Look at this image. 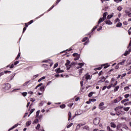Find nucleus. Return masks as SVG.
I'll use <instances>...</instances> for the list:
<instances>
[{
	"mask_svg": "<svg viewBox=\"0 0 131 131\" xmlns=\"http://www.w3.org/2000/svg\"><path fill=\"white\" fill-rule=\"evenodd\" d=\"M107 15H108V12H104L103 14V17L100 18L98 21V25L95 26L94 27V28L92 30V32H94V31H95L97 28H98V27L99 26V25L101 23V22H104V20H106L107 18Z\"/></svg>",
	"mask_w": 131,
	"mask_h": 131,
	"instance_id": "obj_1",
	"label": "nucleus"
},
{
	"mask_svg": "<svg viewBox=\"0 0 131 131\" xmlns=\"http://www.w3.org/2000/svg\"><path fill=\"white\" fill-rule=\"evenodd\" d=\"M110 67V64H108V63H105V64H102L101 65V67H99L97 68L94 69L95 71H97V70H101L102 68H104V69H106L108 68V67Z\"/></svg>",
	"mask_w": 131,
	"mask_h": 131,
	"instance_id": "obj_2",
	"label": "nucleus"
},
{
	"mask_svg": "<svg viewBox=\"0 0 131 131\" xmlns=\"http://www.w3.org/2000/svg\"><path fill=\"white\" fill-rule=\"evenodd\" d=\"M122 107L121 106H118L115 108V111H116V114L118 115V116H119L120 114L122 113V111H121Z\"/></svg>",
	"mask_w": 131,
	"mask_h": 131,
	"instance_id": "obj_3",
	"label": "nucleus"
},
{
	"mask_svg": "<svg viewBox=\"0 0 131 131\" xmlns=\"http://www.w3.org/2000/svg\"><path fill=\"white\" fill-rule=\"evenodd\" d=\"M60 2H61V0H57L56 3L54 4L51 7H50L48 10H47V12H50V11H51V10H53V8H54V7H56V6L57 5H58L59 4V3H60Z\"/></svg>",
	"mask_w": 131,
	"mask_h": 131,
	"instance_id": "obj_4",
	"label": "nucleus"
},
{
	"mask_svg": "<svg viewBox=\"0 0 131 131\" xmlns=\"http://www.w3.org/2000/svg\"><path fill=\"white\" fill-rule=\"evenodd\" d=\"M17 64H19V61H16L14 62V63L9 64L8 66L6 67V68H8V67H10V69H12V68H14V65L16 66L17 65Z\"/></svg>",
	"mask_w": 131,
	"mask_h": 131,
	"instance_id": "obj_5",
	"label": "nucleus"
},
{
	"mask_svg": "<svg viewBox=\"0 0 131 131\" xmlns=\"http://www.w3.org/2000/svg\"><path fill=\"white\" fill-rule=\"evenodd\" d=\"M93 123L95 125H98L100 123V118H95L93 120Z\"/></svg>",
	"mask_w": 131,
	"mask_h": 131,
	"instance_id": "obj_6",
	"label": "nucleus"
},
{
	"mask_svg": "<svg viewBox=\"0 0 131 131\" xmlns=\"http://www.w3.org/2000/svg\"><path fill=\"white\" fill-rule=\"evenodd\" d=\"M5 88H3V89H5V90H6V91H8V90H10L11 88V85L10 83H6L5 84Z\"/></svg>",
	"mask_w": 131,
	"mask_h": 131,
	"instance_id": "obj_7",
	"label": "nucleus"
},
{
	"mask_svg": "<svg viewBox=\"0 0 131 131\" xmlns=\"http://www.w3.org/2000/svg\"><path fill=\"white\" fill-rule=\"evenodd\" d=\"M55 72H56V73H62L64 72V70H61V68H58L55 69Z\"/></svg>",
	"mask_w": 131,
	"mask_h": 131,
	"instance_id": "obj_8",
	"label": "nucleus"
},
{
	"mask_svg": "<svg viewBox=\"0 0 131 131\" xmlns=\"http://www.w3.org/2000/svg\"><path fill=\"white\" fill-rule=\"evenodd\" d=\"M99 109L100 110H104L105 107L104 106V102H101L99 105Z\"/></svg>",
	"mask_w": 131,
	"mask_h": 131,
	"instance_id": "obj_9",
	"label": "nucleus"
},
{
	"mask_svg": "<svg viewBox=\"0 0 131 131\" xmlns=\"http://www.w3.org/2000/svg\"><path fill=\"white\" fill-rule=\"evenodd\" d=\"M33 22V20H31L30 21H29L28 23L25 24V26L26 28L28 27L29 25H30V24H32V23Z\"/></svg>",
	"mask_w": 131,
	"mask_h": 131,
	"instance_id": "obj_10",
	"label": "nucleus"
},
{
	"mask_svg": "<svg viewBox=\"0 0 131 131\" xmlns=\"http://www.w3.org/2000/svg\"><path fill=\"white\" fill-rule=\"evenodd\" d=\"M18 125H19V124H15L11 128H9L8 131H10V130H12V129H14V128H16V127H17V126H18Z\"/></svg>",
	"mask_w": 131,
	"mask_h": 131,
	"instance_id": "obj_11",
	"label": "nucleus"
},
{
	"mask_svg": "<svg viewBox=\"0 0 131 131\" xmlns=\"http://www.w3.org/2000/svg\"><path fill=\"white\" fill-rule=\"evenodd\" d=\"M110 125L111 127H113V128H115L116 127V124H115V122H111Z\"/></svg>",
	"mask_w": 131,
	"mask_h": 131,
	"instance_id": "obj_12",
	"label": "nucleus"
},
{
	"mask_svg": "<svg viewBox=\"0 0 131 131\" xmlns=\"http://www.w3.org/2000/svg\"><path fill=\"white\" fill-rule=\"evenodd\" d=\"M105 23L107 24V25H112V22L111 20H107L105 21Z\"/></svg>",
	"mask_w": 131,
	"mask_h": 131,
	"instance_id": "obj_13",
	"label": "nucleus"
},
{
	"mask_svg": "<svg viewBox=\"0 0 131 131\" xmlns=\"http://www.w3.org/2000/svg\"><path fill=\"white\" fill-rule=\"evenodd\" d=\"M125 13L126 14L128 17H131V12H129V11H127V10H126L125 11Z\"/></svg>",
	"mask_w": 131,
	"mask_h": 131,
	"instance_id": "obj_14",
	"label": "nucleus"
},
{
	"mask_svg": "<svg viewBox=\"0 0 131 131\" xmlns=\"http://www.w3.org/2000/svg\"><path fill=\"white\" fill-rule=\"evenodd\" d=\"M85 79H86V80H89V79H91V75H90L88 74H86L85 75Z\"/></svg>",
	"mask_w": 131,
	"mask_h": 131,
	"instance_id": "obj_15",
	"label": "nucleus"
},
{
	"mask_svg": "<svg viewBox=\"0 0 131 131\" xmlns=\"http://www.w3.org/2000/svg\"><path fill=\"white\" fill-rule=\"evenodd\" d=\"M129 101V100L127 98H126L125 99H123L121 101V103L122 104H124V103H125V102H128Z\"/></svg>",
	"mask_w": 131,
	"mask_h": 131,
	"instance_id": "obj_16",
	"label": "nucleus"
},
{
	"mask_svg": "<svg viewBox=\"0 0 131 131\" xmlns=\"http://www.w3.org/2000/svg\"><path fill=\"white\" fill-rule=\"evenodd\" d=\"M83 125H84V124L80 123L78 124V125L76 127L77 129H79L80 128V126H82Z\"/></svg>",
	"mask_w": 131,
	"mask_h": 131,
	"instance_id": "obj_17",
	"label": "nucleus"
},
{
	"mask_svg": "<svg viewBox=\"0 0 131 131\" xmlns=\"http://www.w3.org/2000/svg\"><path fill=\"white\" fill-rule=\"evenodd\" d=\"M124 63H125V60H123L122 61L119 62L118 65H124Z\"/></svg>",
	"mask_w": 131,
	"mask_h": 131,
	"instance_id": "obj_18",
	"label": "nucleus"
},
{
	"mask_svg": "<svg viewBox=\"0 0 131 131\" xmlns=\"http://www.w3.org/2000/svg\"><path fill=\"white\" fill-rule=\"evenodd\" d=\"M34 111H35V108H33V109L31 110V111L30 112V114L28 115V117H29V116H30V115L32 114V113H33V112H34Z\"/></svg>",
	"mask_w": 131,
	"mask_h": 131,
	"instance_id": "obj_19",
	"label": "nucleus"
},
{
	"mask_svg": "<svg viewBox=\"0 0 131 131\" xmlns=\"http://www.w3.org/2000/svg\"><path fill=\"white\" fill-rule=\"evenodd\" d=\"M118 90H119V85H117L115 88L114 90V93H115L116 92H117Z\"/></svg>",
	"mask_w": 131,
	"mask_h": 131,
	"instance_id": "obj_20",
	"label": "nucleus"
},
{
	"mask_svg": "<svg viewBox=\"0 0 131 131\" xmlns=\"http://www.w3.org/2000/svg\"><path fill=\"white\" fill-rule=\"evenodd\" d=\"M106 80V78L103 77V78L100 80H99V81H98V82H104V81H105Z\"/></svg>",
	"mask_w": 131,
	"mask_h": 131,
	"instance_id": "obj_21",
	"label": "nucleus"
},
{
	"mask_svg": "<svg viewBox=\"0 0 131 131\" xmlns=\"http://www.w3.org/2000/svg\"><path fill=\"white\" fill-rule=\"evenodd\" d=\"M94 94H95V92H90L89 95H88V97L89 98H91L93 96V95H94Z\"/></svg>",
	"mask_w": 131,
	"mask_h": 131,
	"instance_id": "obj_22",
	"label": "nucleus"
},
{
	"mask_svg": "<svg viewBox=\"0 0 131 131\" xmlns=\"http://www.w3.org/2000/svg\"><path fill=\"white\" fill-rule=\"evenodd\" d=\"M83 128L84 129H86V130H90V127H89L88 125H85L83 127Z\"/></svg>",
	"mask_w": 131,
	"mask_h": 131,
	"instance_id": "obj_23",
	"label": "nucleus"
},
{
	"mask_svg": "<svg viewBox=\"0 0 131 131\" xmlns=\"http://www.w3.org/2000/svg\"><path fill=\"white\" fill-rule=\"evenodd\" d=\"M39 90L40 91V92H45V86H41L40 88V89Z\"/></svg>",
	"mask_w": 131,
	"mask_h": 131,
	"instance_id": "obj_24",
	"label": "nucleus"
},
{
	"mask_svg": "<svg viewBox=\"0 0 131 131\" xmlns=\"http://www.w3.org/2000/svg\"><path fill=\"white\" fill-rule=\"evenodd\" d=\"M68 115H69V119H68V120H70V119H71V117H72V115L71 114V112H70L69 113Z\"/></svg>",
	"mask_w": 131,
	"mask_h": 131,
	"instance_id": "obj_25",
	"label": "nucleus"
},
{
	"mask_svg": "<svg viewBox=\"0 0 131 131\" xmlns=\"http://www.w3.org/2000/svg\"><path fill=\"white\" fill-rule=\"evenodd\" d=\"M31 124V121H28L26 122V125L27 126H29Z\"/></svg>",
	"mask_w": 131,
	"mask_h": 131,
	"instance_id": "obj_26",
	"label": "nucleus"
},
{
	"mask_svg": "<svg viewBox=\"0 0 131 131\" xmlns=\"http://www.w3.org/2000/svg\"><path fill=\"white\" fill-rule=\"evenodd\" d=\"M59 107L61 109H64V108H65V107H66V105L63 104L60 105Z\"/></svg>",
	"mask_w": 131,
	"mask_h": 131,
	"instance_id": "obj_27",
	"label": "nucleus"
},
{
	"mask_svg": "<svg viewBox=\"0 0 131 131\" xmlns=\"http://www.w3.org/2000/svg\"><path fill=\"white\" fill-rule=\"evenodd\" d=\"M117 27H121L122 26V24L121 23H119L116 25Z\"/></svg>",
	"mask_w": 131,
	"mask_h": 131,
	"instance_id": "obj_28",
	"label": "nucleus"
},
{
	"mask_svg": "<svg viewBox=\"0 0 131 131\" xmlns=\"http://www.w3.org/2000/svg\"><path fill=\"white\" fill-rule=\"evenodd\" d=\"M78 65L79 66H80L79 67H77L78 69V68H81V67H82V66H83V63H78Z\"/></svg>",
	"mask_w": 131,
	"mask_h": 131,
	"instance_id": "obj_29",
	"label": "nucleus"
},
{
	"mask_svg": "<svg viewBox=\"0 0 131 131\" xmlns=\"http://www.w3.org/2000/svg\"><path fill=\"white\" fill-rule=\"evenodd\" d=\"M69 64H70V61H69V60H67V62L65 63L66 66L68 67Z\"/></svg>",
	"mask_w": 131,
	"mask_h": 131,
	"instance_id": "obj_30",
	"label": "nucleus"
},
{
	"mask_svg": "<svg viewBox=\"0 0 131 131\" xmlns=\"http://www.w3.org/2000/svg\"><path fill=\"white\" fill-rule=\"evenodd\" d=\"M20 56H21V53L19 52V53H18L16 58H15V60H18V59H19V58H20Z\"/></svg>",
	"mask_w": 131,
	"mask_h": 131,
	"instance_id": "obj_31",
	"label": "nucleus"
},
{
	"mask_svg": "<svg viewBox=\"0 0 131 131\" xmlns=\"http://www.w3.org/2000/svg\"><path fill=\"white\" fill-rule=\"evenodd\" d=\"M40 113V111H37L36 112V117H38L39 115V113Z\"/></svg>",
	"mask_w": 131,
	"mask_h": 131,
	"instance_id": "obj_32",
	"label": "nucleus"
},
{
	"mask_svg": "<svg viewBox=\"0 0 131 131\" xmlns=\"http://www.w3.org/2000/svg\"><path fill=\"white\" fill-rule=\"evenodd\" d=\"M121 100H122V97L121 96L117 98V100H118V102H120Z\"/></svg>",
	"mask_w": 131,
	"mask_h": 131,
	"instance_id": "obj_33",
	"label": "nucleus"
},
{
	"mask_svg": "<svg viewBox=\"0 0 131 131\" xmlns=\"http://www.w3.org/2000/svg\"><path fill=\"white\" fill-rule=\"evenodd\" d=\"M89 101H90V102H96V101H97V99L95 98H92V99H90Z\"/></svg>",
	"mask_w": 131,
	"mask_h": 131,
	"instance_id": "obj_34",
	"label": "nucleus"
},
{
	"mask_svg": "<svg viewBox=\"0 0 131 131\" xmlns=\"http://www.w3.org/2000/svg\"><path fill=\"white\" fill-rule=\"evenodd\" d=\"M130 108V107H124V108H123V110H124V111L127 112L128 110H129Z\"/></svg>",
	"mask_w": 131,
	"mask_h": 131,
	"instance_id": "obj_35",
	"label": "nucleus"
},
{
	"mask_svg": "<svg viewBox=\"0 0 131 131\" xmlns=\"http://www.w3.org/2000/svg\"><path fill=\"white\" fill-rule=\"evenodd\" d=\"M127 55H129V52L128 51H125V53L124 54V56H127Z\"/></svg>",
	"mask_w": 131,
	"mask_h": 131,
	"instance_id": "obj_36",
	"label": "nucleus"
},
{
	"mask_svg": "<svg viewBox=\"0 0 131 131\" xmlns=\"http://www.w3.org/2000/svg\"><path fill=\"white\" fill-rule=\"evenodd\" d=\"M29 82H30V81H28L26 82L25 83L23 84V86H25L27 85V84H28L29 83Z\"/></svg>",
	"mask_w": 131,
	"mask_h": 131,
	"instance_id": "obj_37",
	"label": "nucleus"
},
{
	"mask_svg": "<svg viewBox=\"0 0 131 131\" xmlns=\"http://www.w3.org/2000/svg\"><path fill=\"white\" fill-rule=\"evenodd\" d=\"M88 39L87 37H84L82 39V42H84V41H86V40Z\"/></svg>",
	"mask_w": 131,
	"mask_h": 131,
	"instance_id": "obj_38",
	"label": "nucleus"
},
{
	"mask_svg": "<svg viewBox=\"0 0 131 131\" xmlns=\"http://www.w3.org/2000/svg\"><path fill=\"white\" fill-rule=\"evenodd\" d=\"M73 106V103H70L68 104V106L70 108H71Z\"/></svg>",
	"mask_w": 131,
	"mask_h": 131,
	"instance_id": "obj_39",
	"label": "nucleus"
},
{
	"mask_svg": "<svg viewBox=\"0 0 131 131\" xmlns=\"http://www.w3.org/2000/svg\"><path fill=\"white\" fill-rule=\"evenodd\" d=\"M112 17H113V14H111V15H107V19H111V18H112Z\"/></svg>",
	"mask_w": 131,
	"mask_h": 131,
	"instance_id": "obj_40",
	"label": "nucleus"
},
{
	"mask_svg": "<svg viewBox=\"0 0 131 131\" xmlns=\"http://www.w3.org/2000/svg\"><path fill=\"white\" fill-rule=\"evenodd\" d=\"M117 10H118V11H119V12H120L121 11V10H122V7L121 6H119L117 8Z\"/></svg>",
	"mask_w": 131,
	"mask_h": 131,
	"instance_id": "obj_41",
	"label": "nucleus"
},
{
	"mask_svg": "<svg viewBox=\"0 0 131 131\" xmlns=\"http://www.w3.org/2000/svg\"><path fill=\"white\" fill-rule=\"evenodd\" d=\"M73 125V123H71L69 125L67 126V128H70V127H71Z\"/></svg>",
	"mask_w": 131,
	"mask_h": 131,
	"instance_id": "obj_42",
	"label": "nucleus"
},
{
	"mask_svg": "<svg viewBox=\"0 0 131 131\" xmlns=\"http://www.w3.org/2000/svg\"><path fill=\"white\" fill-rule=\"evenodd\" d=\"M37 118H38V119H39V120H40L41 119H42V115L38 116V117H37Z\"/></svg>",
	"mask_w": 131,
	"mask_h": 131,
	"instance_id": "obj_43",
	"label": "nucleus"
},
{
	"mask_svg": "<svg viewBox=\"0 0 131 131\" xmlns=\"http://www.w3.org/2000/svg\"><path fill=\"white\" fill-rule=\"evenodd\" d=\"M39 128H40V124H38L36 127V129H39Z\"/></svg>",
	"mask_w": 131,
	"mask_h": 131,
	"instance_id": "obj_44",
	"label": "nucleus"
},
{
	"mask_svg": "<svg viewBox=\"0 0 131 131\" xmlns=\"http://www.w3.org/2000/svg\"><path fill=\"white\" fill-rule=\"evenodd\" d=\"M22 95L24 96V97H26L27 96V92H23L22 93Z\"/></svg>",
	"mask_w": 131,
	"mask_h": 131,
	"instance_id": "obj_45",
	"label": "nucleus"
},
{
	"mask_svg": "<svg viewBox=\"0 0 131 131\" xmlns=\"http://www.w3.org/2000/svg\"><path fill=\"white\" fill-rule=\"evenodd\" d=\"M30 101H31V102H35V98H30Z\"/></svg>",
	"mask_w": 131,
	"mask_h": 131,
	"instance_id": "obj_46",
	"label": "nucleus"
},
{
	"mask_svg": "<svg viewBox=\"0 0 131 131\" xmlns=\"http://www.w3.org/2000/svg\"><path fill=\"white\" fill-rule=\"evenodd\" d=\"M82 71H83V69H80L79 70V74H81V73H82Z\"/></svg>",
	"mask_w": 131,
	"mask_h": 131,
	"instance_id": "obj_47",
	"label": "nucleus"
},
{
	"mask_svg": "<svg viewBox=\"0 0 131 131\" xmlns=\"http://www.w3.org/2000/svg\"><path fill=\"white\" fill-rule=\"evenodd\" d=\"M125 75H126V73L123 74L121 76V79H122V78H123V77H124V76H125Z\"/></svg>",
	"mask_w": 131,
	"mask_h": 131,
	"instance_id": "obj_48",
	"label": "nucleus"
},
{
	"mask_svg": "<svg viewBox=\"0 0 131 131\" xmlns=\"http://www.w3.org/2000/svg\"><path fill=\"white\" fill-rule=\"evenodd\" d=\"M117 83H118V82H117V81H116L114 83V85H113V88H115V86H116V85H117Z\"/></svg>",
	"mask_w": 131,
	"mask_h": 131,
	"instance_id": "obj_49",
	"label": "nucleus"
},
{
	"mask_svg": "<svg viewBox=\"0 0 131 131\" xmlns=\"http://www.w3.org/2000/svg\"><path fill=\"white\" fill-rule=\"evenodd\" d=\"M11 71H4V73H5V74H7V73H11Z\"/></svg>",
	"mask_w": 131,
	"mask_h": 131,
	"instance_id": "obj_50",
	"label": "nucleus"
},
{
	"mask_svg": "<svg viewBox=\"0 0 131 131\" xmlns=\"http://www.w3.org/2000/svg\"><path fill=\"white\" fill-rule=\"evenodd\" d=\"M42 67H45V68H48L49 64H42Z\"/></svg>",
	"mask_w": 131,
	"mask_h": 131,
	"instance_id": "obj_51",
	"label": "nucleus"
},
{
	"mask_svg": "<svg viewBox=\"0 0 131 131\" xmlns=\"http://www.w3.org/2000/svg\"><path fill=\"white\" fill-rule=\"evenodd\" d=\"M34 123H37L38 122V119H35L34 121Z\"/></svg>",
	"mask_w": 131,
	"mask_h": 131,
	"instance_id": "obj_52",
	"label": "nucleus"
},
{
	"mask_svg": "<svg viewBox=\"0 0 131 131\" xmlns=\"http://www.w3.org/2000/svg\"><path fill=\"white\" fill-rule=\"evenodd\" d=\"M78 55V53H75L73 54V57H76Z\"/></svg>",
	"mask_w": 131,
	"mask_h": 131,
	"instance_id": "obj_53",
	"label": "nucleus"
},
{
	"mask_svg": "<svg viewBox=\"0 0 131 131\" xmlns=\"http://www.w3.org/2000/svg\"><path fill=\"white\" fill-rule=\"evenodd\" d=\"M71 68V65L68 66L67 67V70H69V69H70Z\"/></svg>",
	"mask_w": 131,
	"mask_h": 131,
	"instance_id": "obj_54",
	"label": "nucleus"
},
{
	"mask_svg": "<svg viewBox=\"0 0 131 131\" xmlns=\"http://www.w3.org/2000/svg\"><path fill=\"white\" fill-rule=\"evenodd\" d=\"M57 67H58V62L54 64V69L57 68Z\"/></svg>",
	"mask_w": 131,
	"mask_h": 131,
	"instance_id": "obj_55",
	"label": "nucleus"
},
{
	"mask_svg": "<svg viewBox=\"0 0 131 131\" xmlns=\"http://www.w3.org/2000/svg\"><path fill=\"white\" fill-rule=\"evenodd\" d=\"M102 74H103V71H101L98 73V75H99V76H101V75H102Z\"/></svg>",
	"mask_w": 131,
	"mask_h": 131,
	"instance_id": "obj_56",
	"label": "nucleus"
},
{
	"mask_svg": "<svg viewBox=\"0 0 131 131\" xmlns=\"http://www.w3.org/2000/svg\"><path fill=\"white\" fill-rule=\"evenodd\" d=\"M129 96H130L129 94H125L124 95V97L126 98H126H128V97H129Z\"/></svg>",
	"mask_w": 131,
	"mask_h": 131,
	"instance_id": "obj_57",
	"label": "nucleus"
},
{
	"mask_svg": "<svg viewBox=\"0 0 131 131\" xmlns=\"http://www.w3.org/2000/svg\"><path fill=\"white\" fill-rule=\"evenodd\" d=\"M27 28L26 27H25L23 28V33H24V32H25V31H26Z\"/></svg>",
	"mask_w": 131,
	"mask_h": 131,
	"instance_id": "obj_58",
	"label": "nucleus"
},
{
	"mask_svg": "<svg viewBox=\"0 0 131 131\" xmlns=\"http://www.w3.org/2000/svg\"><path fill=\"white\" fill-rule=\"evenodd\" d=\"M42 16H43V14L40 15L39 16L37 17L36 19H39V18H40V17H42Z\"/></svg>",
	"mask_w": 131,
	"mask_h": 131,
	"instance_id": "obj_59",
	"label": "nucleus"
},
{
	"mask_svg": "<svg viewBox=\"0 0 131 131\" xmlns=\"http://www.w3.org/2000/svg\"><path fill=\"white\" fill-rule=\"evenodd\" d=\"M114 2H115L116 3H119L120 2H122V0H114Z\"/></svg>",
	"mask_w": 131,
	"mask_h": 131,
	"instance_id": "obj_60",
	"label": "nucleus"
},
{
	"mask_svg": "<svg viewBox=\"0 0 131 131\" xmlns=\"http://www.w3.org/2000/svg\"><path fill=\"white\" fill-rule=\"evenodd\" d=\"M80 85L81 87L83 86V81H80Z\"/></svg>",
	"mask_w": 131,
	"mask_h": 131,
	"instance_id": "obj_61",
	"label": "nucleus"
},
{
	"mask_svg": "<svg viewBox=\"0 0 131 131\" xmlns=\"http://www.w3.org/2000/svg\"><path fill=\"white\" fill-rule=\"evenodd\" d=\"M102 27H100L99 28H98L97 29V31H100V30H102Z\"/></svg>",
	"mask_w": 131,
	"mask_h": 131,
	"instance_id": "obj_62",
	"label": "nucleus"
},
{
	"mask_svg": "<svg viewBox=\"0 0 131 131\" xmlns=\"http://www.w3.org/2000/svg\"><path fill=\"white\" fill-rule=\"evenodd\" d=\"M129 89V86H126L124 88V91H126L127 90H128Z\"/></svg>",
	"mask_w": 131,
	"mask_h": 131,
	"instance_id": "obj_63",
	"label": "nucleus"
},
{
	"mask_svg": "<svg viewBox=\"0 0 131 131\" xmlns=\"http://www.w3.org/2000/svg\"><path fill=\"white\" fill-rule=\"evenodd\" d=\"M123 24L124 25H127V24H128L127 21H124Z\"/></svg>",
	"mask_w": 131,
	"mask_h": 131,
	"instance_id": "obj_64",
	"label": "nucleus"
}]
</instances>
